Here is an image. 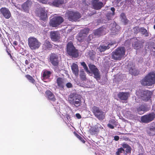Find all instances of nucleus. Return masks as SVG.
Segmentation results:
<instances>
[{"mask_svg":"<svg viewBox=\"0 0 155 155\" xmlns=\"http://www.w3.org/2000/svg\"><path fill=\"white\" fill-rule=\"evenodd\" d=\"M91 111L95 117L99 120H102L104 118V112L99 107L94 106L92 108Z\"/></svg>","mask_w":155,"mask_h":155,"instance_id":"1a4fd4ad","label":"nucleus"},{"mask_svg":"<svg viewBox=\"0 0 155 155\" xmlns=\"http://www.w3.org/2000/svg\"><path fill=\"white\" fill-rule=\"evenodd\" d=\"M81 65L83 66V68L87 73H90V71L88 70V67L85 62H81Z\"/></svg>","mask_w":155,"mask_h":155,"instance_id":"a19ab883","label":"nucleus"},{"mask_svg":"<svg viewBox=\"0 0 155 155\" xmlns=\"http://www.w3.org/2000/svg\"><path fill=\"white\" fill-rule=\"evenodd\" d=\"M0 11L6 19L9 18L11 16V14L9 10L6 8H2Z\"/></svg>","mask_w":155,"mask_h":155,"instance_id":"f3484780","label":"nucleus"},{"mask_svg":"<svg viewBox=\"0 0 155 155\" xmlns=\"http://www.w3.org/2000/svg\"><path fill=\"white\" fill-rule=\"evenodd\" d=\"M18 43L17 41H15L13 42V44L14 46H17L18 45Z\"/></svg>","mask_w":155,"mask_h":155,"instance_id":"052dcab7","label":"nucleus"},{"mask_svg":"<svg viewBox=\"0 0 155 155\" xmlns=\"http://www.w3.org/2000/svg\"><path fill=\"white\" fill-rule=\"evenodd\" d=\"M143 35H145L146 37L149 36V34L147 30L144 27H141L140 28V31Z\"/></svg>","mask_w":155,"mask_h":155,"instance_id":"f704fd0d","label":"nucleus"},{"mask_svg":"<svg viewBox=\"0 0 155 155\" xmlns=\"http://www.w3.org/2000/svg\"><path fill=\"white\" fill-rule=\"evenodd\" d=\"M66 85L67 87L68 88H71L73 87V85L70 82H68L67 83Z\"/></svg>","mask_w":155,"mask_h":155,"instance_id":"09e8293b","label":"nucleus"},{"mask_svg":"<svg viewBox=\"0 0 155 155\" xmlns=\"http://www.w3.org/2000/svg\"><path fill=\"white\" fill-rule=\"evenodd\" d=\"M118 31V30L116 27H113L111 30V34L112 35H115L117 34Z\"/></svg>","mask_w":155,"mask_h":155,"instance_id":"e433bc0d","label":"nucleus"},{"mask_svg":"<svg viewBox=\"0 0 155 155\" xmlns=\"http://www.w3.org/2000/svg\"><path fill=\"white\" fill-rule=\"evenodd\" d=\"M99 0H92L91 4L94 8L96 10L101 9L104 5L103 3L99 2Z\"/></svg>","mask_w":155,"mask_h":155,"instance_id":"4468645a","label":"nucleus"},{"mask_svg":"<svg viewBox=\"0 0 155 155\" xmlns=\"http://www.w3.org/2000/svg\"><path fill=\"white\" fill-rule=\"evenodd\" d=\"M46 97L48 100L50 101L54 102L56 101V98L54 94L50 90H47L45 92Z\"/></svg>","mask_w":155,"mask_h":155,"instance_id":"6ab92c4d","label":"nucleus"},{"mask_svg":"<svg viewBox=\"0 0 155 155\" xmlns=\"http://www.w3.org/2000/svg\"><path fill=\"white\" fill-rule=\"evenodd\" d=\"M106 28L104 27H101L94 30L93 33L94 35L97 37H99L106 34Z\"/></svg>","mask_w":155,"mask_h":155,"instance_id":"ddd939ff","label":"nucleus"},{"mask_svg":"<svg viewBox=\"0 0 155 155\" xmlns=\"http://www.w3.org/2000/svg\"><path fill=\"white\" fill-rule=\"evenodd\" d=\"M155 118V114L154 113H151L142 116L140 120L142 123H148L152 121Z\"/></svg>","mask_w":155,"mask_h":155,"instance_id":"9b49d317","label":"nucleus"},{"mask_svg":"<svg viewBox=\"0 0 155 155\" xmlns=\"http://www.w3.org/2000/svg\"><path fill=\"white\" fill-rule=\"evenodd\" d=\"M8 49L7 47H6V52L8 53V54L9 55L10 58H11V59H12V57L11 55V53H9L8 51Z\"/></svg>","mask_w":155,"mask_h":155,"instance_id":"8fccbe9b","label":"nucleus"},{"mask_svg":"<svg viewBox=\"0 0 155 155\" xmlns=\"http://www.w3.org/2000/svg\"><path fill=\"white\" fill-rule=\"evenodd\" d=\"M122 21L124 22L125 25L128 23L129 22V20H128L127 18H126L124 20H123Z\"/></svg>","mask_w":155,"mask_h":155,"instance_id":"3c124183","label":"nucleus"},{"mask_svg":"<svg viewBox=\"0 0 155 155\" xmlns=\"http://www.w3.org/2000/svg\"><path fill=\"white\" fill-rule=\"evenodd\" d=\"M94 38V35L92 34H90L87 38L86 41L88 43H93L92 41V40Z\"/></svg>","mask_w":155,"mask_h":155,"instance_id":"4c0bfd02","label":"nucleus"},{"mask_svg":"<svg viewBox=\"0 0 155 155\" xmlns=\"http://www.w3.org/2000/svg\"><path fill=\"white\" fill-rule=\"evenodd\" d=\"M153 94V92L151 91L141 90L138 92L137 95L142 100L147 102L150 99Z\"/></svg>","mask_w":155,"mask_h":155,"instance_id":"423d86ee","label":"nucleus"},{"mask_svg":"<svg viewBox=\"0 0 155 155\" xmlns=\"http://www.w3.org/2000/svg\"><path fill=\"white\" fill-rule=\"evenodd\" d=\"M48 61L55 68H58L59 64V55L55 53H51L49 56Z\"/></svg>","mask_w":155,"mask_h":155,"instance_id":"0eeeda50","label":"nucleus"},{"mask_svg":"<svg viewBox=\"0 0 155 155\" xmlns=\"http://www.w3.org/2000/svg\"><path fill=\"white\" fill-rule=\"evenodd\" d=\"M147 132L150 136H153L155 135V123H152L148 127Z\"/></svg>","mask_w":155,"mask_h":155,"instance_id":"a211bd4d","label":"nucleus"},{"mask_svg":"<svg viewBox=\"0 0 155 155\" xmlns=\"http://www.w3.org/2000/svg\"><path fill=\"white\" fill-rule=\"evenodd\" d=\"M52 45L51 42L45 40L43 45V48L45 50H50L52 48Z\"/></svg>","mask_w":155,"mask_h":155,"instance_id":"393cba45","label":"nucleus"},{"mask_svg":"<svg viewBox=\"0 0 155 155\" xmlns=\"http://www.w3.org/2000/svg\"><path fill=\"white\" fill-rule=\"evenodd\" d=\"M31 68V67H30V66H29V67H28V68H27L28 69H30Z\"/></svg>","mask_w":155,"mask_h":155,"instance_id":"338daca9","label":"nucleus"},{"mask_svg":"<svg viewBox=\"0 0 155 155\" xmlns=\"http://www.w3.org/2000/svg\"><path fill=\"white\" fill-rule=\"evenodd\" d=\"M122 146L123 149L126 148L125 150V155H127L128 153L130 154L131 153V151L132 150L131 147L128 144L123 143L122 145Z\"/></svg>","mask_w":155,"mask_h":155,"instance_id":"a878e982","label":"nucleus"},{"mask_svg":"<svg viewBox=\"0 0 155 155\" xmlns=\"http://www.w3.org/2000/svg\"><path fill=\"white\" fill-rule=\"evenodd\" d=\"M129 72L132 75L135 76L139 74V71L136 69L134 66L130 68Z\"/></svg>","mask_w":155,"mask_h":155,"instance_id":"c756f323","label":"nucleus"},{"mask_svg":"<svg viewBox=\"0 0 155 155\" xmlns=\"http://www.w3.org/2000/svg\"><path fill=\"white\" fill-rule=\"evenodd\" d=\"M46 16L45 13V11H41L40 14V17L42 20H44L45 18H46Z\"/></svg>","mask_w":155,"mask_h":155,"instance_id":"79ce46f5","label":"nucleus"},{"mask_svg":"<svg viewBox=\"0 0 155 155\" xmlns=\"http://www.w3.org/2000/svg\"><path fill=\"white\" fill-rule=\"evenodd\" d=\"M69 102L71 104L74 105L78 107L81 105V96L75 94L71 93L68 97Z\"/></svg>","mask_w":155,"mask_h":155,"instance_id":"7ed1b4c3","label":"nucleus"},{"mask_svg":"<svg viewBox=\"0 0 155 155\" xmlns=\"http://www.w3.org/2000/svg\"><path fill=\"white\" fill-rule=\"evenodd\" d=\"M89 29L88 28H85L84 29H83L81 30L80 31L83 34H84L86 36L88 34L89 31Z\"/></svg>","mask_w":155,"mask_h":155,"instance_id":"ea45409f","label":"nucleus"},{"mask_svg":"<svg viewBox=\"0 0 155 155\" xmlns=\"http://www.w3.org/2000/svg\"><path fill=\"white\" fill-rule=\"evenodd\" d=\"M110 10L112 12V13L113 14V15H114L115 11L114 8V7H112L111 8Z\"/></svg>","mask_w":155,"mask_h":155,"instance_id":"5fc2aeb1","label":"nucleus"},{"mask_svg":"<svg viewBox=\"0 0 155 155\" xmlns=\"http://www.w3.org/2000/svg\"><path fill=\"white\" fill-rule=\"evenodd\" d=\"M119 139V137L118 136H115L114 137V140L116 141H118Z\"/></svg>","mask_w":155,"mask_h":155,"instance_id":"13d9d810","label":"nucleus"},{"mask_svg":"<svg viewBox=\"0 0 155 155\" xmlns=\"http://www.w3.org/2000/svg\"><path fill=\"white\" fill-rule=\"evenodd\" d=\"M66 52L69 55L74 58H77L79 56L78 50L76 49L71 41L68 42L67 44Z\"/></svg>","mask_w":155,"mask_h":155,"instance_id":"39448f33","label":"nucleus"},{"mask_svg":"<svg viewBox=\"0 0 155 155\" xmlns=\"http://www.w3.org/2000/svg\"><path fill=\"white\" fill-rule=\"evenodd\" d=\"M132 0H126V2H131Z\"/></svg>","mask_w":155,"mask_h":155,"instance_id":"e2e57ef3","label":"nucleus"},{"mask_svg":"<svg viewBox=\"0 0 155 155\" xmlns=\"http://www.w3.org/2000/svg\"><path fill=\"white\" fill-rule=\"evenodd\" d=\"M25 77L30 82L34 84H35V80L29 74H27L25 75Z\"/></svg>","mask_w":155,"mask_h":155,"instance_id":"72a5a7b5","label":"nucleus"},{"mask_svg":"<svg viewBox=\"0 0 155 155\" xmlns=\"http://www.w3.org/2000/svg\"><path fill=\"white\" fill-rule=\"evenodd\" d=\"M39 1L40 2L43 4H45L47 2L48 0H39Z\"/></svg>","mask_w":155,"mask_h":155,"instance_id":"603ef678","label":"nucleus"},{"mask_svg":"<svg viewBox=\"0 0 155 155\" xmlns=\"http://www.w3.org/2000/svg\"><path fill=\"white\" fill-rule=\"evenodd\" d=\"M76 136L83 143H84L85 142V141L84 140L83 138L78 134H76Z\"/></svg>","mask_w":155,"mask_h":155,"instance_id":"37998d69","label":"nucleus"},{"mask_svg":"<svg viewBox=\"0 0 155 155\" xmlns=\"http://www.w3.org/2000/svg\"><path fill=\"white\" fill-rule=\"evenodd\" d=\"M50 38L53 41H56L60 38V35L58 31H51L50 33Z\"/></svg>","mask_w":155,"mask_h":155,"instance_id":"dca6fc26","label":"nucleus"},{"mask_svg":"<svg viewBox=\"0 0 155 155\" xmlns=\"http://www.w3.org/2000/svg\"><path fill=\"white\" fill-rule=\"evenodd\" d=\"M51 74V72L50 71L45 70L43 71L42 78L44 79H48L50 77Z\"/></svg>","mask_w":155,"mask_h":155,"instance_id":"cd10ccee","label":"nucleus"},{"mask_svg":"<svg viewBox=\"0 0 155 155\" xmlns=\"http://www.w3.org/2000/svg\"><path fill=\"white\" fill-rule=\"evenodd\" d=\"M120 16L122 21L127 18L125 14L123 13L121 14Z\"/></svg>","mask_w":155,"mask_h":155,"instance_id":"de8ad7c7","label":"nucleus"},{"mask_svg":"<svg viewBox=\"0 0 155 155\" xmlns=\"http://www.w3.org/2000/svg\"><path fill=\"white\" fill-rule=\"evenodd\" d=\"M143 155V153H139L138 155Z\"/></svg>","mask_w":155,"mask_h":155,"instance_id":"0e129e2a","label":"nucleus"},{"mask_svg":"<svg viewBox=\"0 0 155 155\" xmlns=\"http://www.w3.org/2000/svg\"><path fill=\"white\" fill-rule=\"evenodd\" d=\"M143 86H152L155 84V73L154 72L149 73L141 81Z\"/></svg>","mask_w":155,"mask_h":155,"instance_id":"f257e3e1","label":"nucleus"},{"mask_svg":"<svg viewBox=\"0 0 155 155\" xmlns=\"http://www.w3.org/2000/svg\"><path fill=\"white\" fill-rule=\"evenodd\" d=\"M133 47L136 50H138L143 47L142 43L141 41H137L134 42L133 44Z\"/></svg>","mask_w":155,"mask_h":155,"instance_id":"bb28decb","label":"nucleus"},{"mask_svg":"<svg viewBox=\"0 0 155 155\" xmlns=\"http://www.w3.org/2000/svg\"><path fill=\"white\" fill-rule=\"evenodd\" d=\"M2 41L4 42V41H5V39L4 38H2Z\"/></svg>","mask_w":155,"mask_h":155,"instance_id":"69168bd1","label":"nucleus"},{"mask_svg":"<svg viewBox=\"0 0 155 155\" xmlns=\"http://www.w3.org/2000/svg\"><path fill=\"white\" fill-rule=\"evenodd\" d=\"M130 95L129 92H120L118 94V97L121 100L126 101L128 99Z\"/></svg>","mask_w":155,"mask_h":155,"instance_id":"412c9836","label":"nucleus"},{"mask_svg":"<svg viewBox=\"0 0 155 155\" xmlns=\"http://www.w3.org/2000/svg\"><path fill=\"white\" fill-rule=\"evenodd\" d=\"M103 129V127L99 124L91 128L90 129V131L91 134L95 135Z\"/></svg>","mask_w":155,"mask_h":155,"instance_id":"2eb2a0df","label":"nucleus"},{"mask_svg":"<svg viewBox=\"0 0 155 155\" xmlns=\"http://www.w3.org/2000/svg\"><path fill=\"white\" fill-rule=\"evenodd\" d=\"M145 109V108L143 105L140 106L139 108L137 109V111L139 112L141 111H143Z\"/></svg>","mask_w":155,"mask_h":155,"instance_id":"49530a36","label":"nucleus"},{"mask_svg":"<svg viewBox=\"0 0 155 155\" xmlns=\"http://www.w3.org/2000/svg\"><path fill=\"white\" fill-rule=\"evenodd\" d=\"M28 41V46L32 50L38 49L41 44L37 38L33 37H30Z\"/></svg>","mask_w":155,"mask_h":155,"instance_id":"6e6552de","label":"nucleus"},{"mask_svg":"<svg viewBox=\"0 0 155 155\" xmlns=\"http://www.w3.org/2000/svg\"><path fill=\"white\" fill-rule=\"evenodd\" d=\"M88 55L92 60H93L95 56V52L93 50L89 51L88 53Z\"/></svg>","mask_w":155,"mask_h":155,"instance_id":"c9c22d12","label":"nucleus"},{"mask_svg":"<svg viewBox=\"0 0 155 155\" xmlns=\"http://www.w3.org/2000/svg\"><path fill=\"white\" fill-rule=\"evenodd\" d=\"M80 78L82 81H86L87 79L86 75L83 70L80 71Z\"/></svg>","mask_w":155,"mask_h":155,"instance_id":"7c9ffc66","label":"nucleus"},{"mask_svg":"<svg viewBox=\"0 0 155 155\" xmlns=\"http://www.w3.org/2000/svg\"><path fill=\"white\" fill-rule=\"evenodd\" d=\"M145 48L150 50H152L153 49L155 50V43L152 42H147L146 44Z\"/></svg>","mask_w":155,"mask_h":155,"instance_id":"2f4dec72","label":"nucleus"},{"mask_svg":"<svg viewBox=\"0 0 155 155\" xmlns=\"http://www.w3.org/2000/svg\"><path fill=\"white\" fill-rule=\"evenodd\" d=\"M86 36L84 34H83L80 31L78 35L77 39L78 41L80 42H82L84 41L85 38Z\"/></svg>","mask_w":155,"mask_h":155,"instance_id":"473e14b6","label":"nucleus"},{"mask_svg":"<svg viewBox=\"0 0 155 155\" xmlns=\"http://www.w3.org/2000/svg\"><path fill=\"white\" fill-rule=\"evenodd\" d=\"M75 116L77 117V118L78 119H80L81 118V115L79 113L76 114H75Z\"/></svg>","mask_w":155,"mask_h":155,"instance_id":"864d4df0","label":"nucleus"},{"mask_svg":"<svg viewBox=\"0 0 155 155\" xmlns=\"http://www.w3.org/2000/svg\"><path fill=\"white\" fill-rule=\"evenodd\" d=\"M65 17L69 21H76L81 17V14L78 11H68L65 14Z\"/></svg>","mask_w":155,"mask_h":155,"instance_id":"20e7f679","label":"nucleus"},{"mask_svg":"<svg viewBox=\"0 0 155 155\" xmlns=\"http://www.w3.org/2000/svg\"><path fill=\"white\" fill-rule=\"evenodd\" d=\"M125 52L126 49L124 47H118L112 52V58L115 60H120L124 57Z\"/></svg>","mask_w":155,"mask_h":155,"instance_id":"f03ea898","label":"nucleus"},{"mask_svg":"<svg viewBox=\"0 0 155 155\" xmlns=\"http://www.w3.org/2000/svg\"><path fill=\"white\" fill-rule=\"evenodd\" d=\"M124 150L122 147L118 148L116 152V155H120V154L124 152Z\"/></svg>","mask_w":155,"mask_h":155,"instance_id":"58836bf2","label":"nucleus"},{"mask_svg":"<svg viewBox=\"0 0 155 155\" xmlns=\"http://www.w3.org/2000/svg\"><path fill=\"white\" fill-rule=\"evenodd\" d=\"M114 43H110L107 45L104 44L101 45L97 48L98 51L101 52H104L107 50L108 49L110 48V46L113 45Z\"/></svg>","mask_w":155,"mask_h":155,"instance_id":"aec40b11","label":"nucleus"},{"mask_svg":"<svg viewBox=\"0 0 155 155\" xmlns=\"http://www.w3.org/2000/svg\"><path fill=\"white\" fill-rule=\"evenodd\" d=\"M134 33L137 34L140 31V28L137 26H136L133 28Z\"/></svg>","mask_w":155,"mask_h":155,"instance_id":"c03bdc74","label":"nucleus"},{"mask_svg":"<svg viewBox=\"0 0 155 155\" xmlns=\"http://www.w3.org/2000/svg\"><path fill=\"white\" fill-rule=\"evenodd\" d=\"M31 2L27 1L23 3L22 5V8L23 9L24 11L28 12L29 10V8L31 6Z\"/></svg>","mask_w":155,"mask_h":155,"instance_id":"5701e85b","label":"nucleus"},{"mask_svg":"<svg viewBox=\"0 0 155 155\" xmlns=\"http://www.w3.org/2000/svg\"><path fill=\"white\" fill-rule=\"evenodd\" d=\"M64 4V0H54L52 2L53 5L57 7H58Z\"/></svg>","mask_w":155,"mask_h":155,"instance_id":"c85d7f7f","label":"nucleus"},{"mask_svg":"<svg viewBox=\"0 0 155 155\" xmlns=\"http://www.w3.org/2000/svg\"><path fill=\"white\" fill-rule=\"evenodd\" d=\"M107 126L108 127L111 128V129H113L114 128V127L112 125H111V124H107Z\"/></svg>","mask_w":155,"mask_h":155,"instance_id":"6e6d98bb","label":"nucleus"},{"mask_svg":"<svg viewBox=\"0 0 155 155\" xmlns=\"http://www.w3.org/2000/svg\"><path fill=\"white\" fill-rule=\"evenodd\" d=\"M89 68L92 73L94 75V77L97 80H99L101 79L100 72L96 67L94 64H90L88 65Z\"/></svg>","mask_w":155,"mask_h":155,"instance_id":"f8f14e48","label":"nucleus"},{"mask_svg":"<svg viewBox=\"0 0 155 155\" xmlns=\"http://www.w3.org/2000/svg\"><path fill=\"white\" fill-rule=\"evenodd\" d=\"M64 21L63 18L60 16H55L50 20L49 25L53 27H56Z\"/></svg>","mask_w":155,"mask_h":155,"instance_id":"9d476101","label":"nucleus"},{"mask_svg":"<svg viewBox=\"0 0 155 155\" xmlns=\"http://www.w3.org/2000/svg\"><path fill=\"white\" fill-rule=\"evenodd\" d=\"M71 68L73 74L76 77L78 75L79 69L78 67L77 64L75 63H73L71 66Z\"/></svg>","mask_w":155,"mask_h":155,"instance_id":"4be33fe9","label":"nucleus"},{"mask_svg":"<svg viewBox=\"0 0 155 155\" xmlns=\"http://www.w3.org/2000/svg\"><path fill=\"white\" fill-rule=\"evenodd\" d=\"M109 122L113 124H115V123L116 122L115 120L114 119H112L109 121Z\"/></svg>","mask_w":155,"mask_h":155,"instance_id":"4d7b16f0","label":"nucleus"},{"mask_svg":"<svg viewBox=\"0 0 155 155\" xmlns=\"http://www.w3.org/2000/svg\"><path fill=\"white\" fill-rule=\"evenodd\" d=\"M30 67H31V68H34L35 66L34 64L33 63H30L29 64Z\"/></svg>","mask_w":155,"mask_h":155,"instance_id":"680f3d73","label":"nucleus"},{"mask_svg":"<svg viewBox=\"0 0 155 155\" xmlns=\"http://www.w3.org/2000/svg\"><path fill=\"white\" fill-rule=\"evenodd\" d=\"M30 62V59H28V60H26L25 61V63L26 65H28L29 64Z\"/></svg>","mask_w":155,"mask_h":155,"instance_id":"bf43d9fd","label":"nucleus"},{"mask_svg":"<svg viewBox=\"0 0 155 155\" xmlns=\"http://www.w3.org/2000/svg\"><path fill=\"white\" fill-rule=\"evenodd\" d=\"M56 83L59 88H64L65 83L63 79L61 77L58 78L56 80Z\"/></svg>","mask_w":155,"mask_h":155,"instance_id":"b1692460","label":"nucleus"},{"mask_svg":"<svg viewBox=\"0 0 155 155\" xmlns=\"http://www.w3.org/2000/svg\"><path fill=\"white\" fill-rule=\"evenodd\" d=\"M113 14L111 13H108L106 15V17L108 20H111L113 16Z\"/></svg>","mask_w":155,"mask_h":155,"instance_id":"a18cd8bd","label":"nucleus"},{"mask_svg":"<svg viewBox=\"0 0 155 155\" xmlns=\"http://www.w3.org/2000/svg\"><path fill=\"white\" fill-rule=\"evenodd\" d=\"M153 28L155 29V25L153 26Z\"/></svg>","mask_w":155,"mask_h":155,"instance_id":"774afa93","label":"nucleus"}]
</instances>
